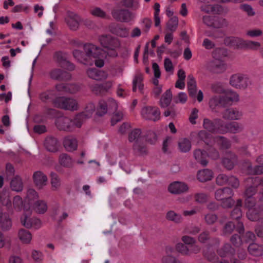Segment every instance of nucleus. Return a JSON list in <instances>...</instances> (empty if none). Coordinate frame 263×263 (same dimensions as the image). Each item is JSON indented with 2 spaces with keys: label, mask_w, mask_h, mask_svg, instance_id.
Segmentation results:
<instances>
[{
  "label": "nucleus",
  "mask_w": 263,
  "mask_h": 263,
  "mask_svg": "<svg viewBox=\"0 0 263 263\" xmlns=\"http://www.w3.org/2000/svg\"><path fill=\"white\" fill-rule=\"evenodd\" d=\"M99 41L108 56L113 58L118 57L117 49L121 45L118 39L110 35H102L99 36Z\"/></svg>",
  "instance_id": "1"
},
{
  "label": "nucleus",
  "mask_w": 263,
  "mask_h": 263,
  "mask_svg": "<svg viewBox=\"0 0 263 263\" xmlns=\"http://www.w3.org/2000/svg\"><path fill=\"white\" fill-rule=\"evenodd\" d=\"M52 104L54 107L65 110L74 111L79 109L78 101L71 97H57L52 100Z\"/></svg>",
  "instance_id": "2"
},
{
  "label": "nucleus",
  "mask_w": 263,
  "mask_h": 263,
  "mask_svg": "<svg viewBox=\"0 0 263 263\" xmlns=\"http://www.w3.org/2000/svg\"><path fill=\"white\" fill-rule=\"evenodd\" d=\"M223 121L218 118H216L212 120L208 118L203 119V128L209 133L212 134H223V132H224L223 130Z\"/></svg>",
  "instance_id": "3"
},
{
  "label": "nucleus",
  "mask_w": 263,
  "mask_h": 263,
  "mask_svg": "<svg viewBox=\"0 0 263 263\" xmlns=\"http://www.w3.org/2000/svg\"><path fill=\"white\" fill-rule=\"evenodd\" d=\"M176 251L183 256H190L193 254H198L201 251V248L196 243L186 246L182 243H178L176 246Z\"/></svg>",
  "instance_id": "4"
},
{
  "label": "nucleus",
  "mask_w": 263,
  "mask_h": 263,
  "mask_svg": "<svg viewBox=\"0 0 263 263\" xmlns=\"http://www.w3.org/2000/svg\"><path fill=\"white\" fill-rule=\"evenodd\" d=\"M246 188L244 193L245 197H253L257 192V187L259 185V178L250 177L245 180Z\"/></svg>",
  "instance_id": "5"
},
{
  "label": "nucleus",
  "mask_w": 263,
  "mask_h": 263,
  "mask_svg": "<svg viewBox=\"0 0 263 263\" xmlns=\"http://www.w3.org/2000/svg\"><path fill=\"white\" fill-rule=\"evenodd\" d=\"M141 114L143 118L146 120L156 121L160 118V111L157 107L145 106L141 111Z\"/></svg>",
  "instance_id": "6"
},
{
  "label": "nucleus",
  "mask_w": 263,
  "mask_h": 263,
  "mask_svg": "<svg viewBox=\"0 0 263 263\" xmlns=\"http://www.w3.org/2000/svg\"><path fill=\"white\" fill-rule=\"evenodd\" d=\"M111 14L114 18L121 22H129L134 17L132 13L126 9H114Z\"/></svg>",
  "instance_id": "7"
},
{
  "label": "nucleus",
  "mask_w": 263,
  "mask_h": 263,
  "mask_svg": "<svg viewBox=\"0 0 263 263\" xmlns=\"http://www.w3.org/2000/svg\"><path fill=\"white\" fill-rule=\"evenodd\" d=\"M230 84L238 89H245L248 85V79L240 73L233 74L230 79Z\"/></svg>",
  "instance_id": "8"
},
{
  "label": "nucleus",
  "mask_w": 263,
  "mask_h": 263,
  "mask_svg": "<svg viewBox=\"0 0 263 263\" xmlns=\"http://www.w3.org/2000/svg\"><path fill=\"white\" fill-rule=\"evenodd\" d=\"M57 127L60 130L71 132L73 130L72 120L66 117L57 118L55 122Z\"/></svg>",
  "instance_id": "9"
},
{
  "label": "nucleus",
  "mask_w": 263,
  "mask_h": 263,
  "mask_svg": "<svg viewBox=\"0 0 263 263\" xmlns=\"http://www.w3.org/2000/svg\"><path fill=\"white\" fill-rule=\"evenodd\" d=\"M222 118L228 120H238L242 117V112L236 108L226 109L222 114Z\"/></svg>",
  "instance_id": "10"
},
{
  "label": "nucleus",
  "mask_w": 263,
  "mask_h": 263,
  "mask_svg": "<svg viewBox=\"0 0 263 263\" xmlns=\"http://www.w3.org/2000/svg\"><path fill=\"white\" fill-rule=\"evenodd\" d=\"M66 22L70 29L76 30L79 26L81 21L80 17L73 12H68L67 16L65 18Z\"/></svg>",
  "instance_id": "11"
},
{
  "label": "nucleus",
  "mask_w": 263,
  "mask_h": 263,
  "mask_svg": "<svg viewBox=\"0 0 263 263\" xmlns=\"http://www.w3.org/2000/svg\"><path fill=\"white\" fill-rule=\"evenodd\" d=\"M32 178L35 185L39 189H42L47 184L48 180L47 177L41 171H38L35 172L33 174Z\"/></svg>",
  "instance_id": "12"
},
{
  "label": "nucleus",
  "mask_w": 263,
  "mask_h": 263,
  "mask_svg": "<svg viewBox=\"0 0 263 263\" xmlns=\"http://www.w3.org/2000/svg\"><path fill=\"white\" fill-rule=\"evenodd\" d=\"M50 77L52 79L58 81H69L71 78L70 73L60 69H54L50 71Z\"/></svg>",
  "instance_id": "13"
},
{
  "label": "nucleus",
  "mask_w": 263,
  "mask_h": 263,
  "mask_svg": "<svg viewBox=\"0 0 263 263\" xmlns=\"http://www.w3.org/2000/svg\"><path fill=\"white\" fill-rule=\"evenodd\" d=\"M168 190L172 194H180L187 192L189 187L187 184L183 182L175 181L169 185Z\"/></svg>",
  "instance_id": "14"
},
{
  "label": "nucleus",
  "mask_w": 263,
  "mask_h": 263,
  "mask_svg": "<svg viewBox=\"0 0 263 263\" xmlns=\"http://www.w3.org/2000/svg\"><path fill=\"white\" fill-rule=\"evenodd\" d=\"M86 73L89 78L97 81H101L107 77L106 72L97 68H89L87 70Z\"/></svg>",
  "instance_id": "15"
},
{
  "label": "nucleus",
  "mask_w": 263,
  "mask_h": 263,
  "mask_svg": "<svg viewBox=\"0 0 263 263\" xmlns=\"http://www.w3.org/2000/svg\"><path fill=\"white\" fill-rule=\"evenodd\" d=\"M108 29L112 34L120 37H126L128 36V30L116 23L110 24L108 26Z\"/></svg>",
  "instance_id": "16"
},
{
  "label": "nucleus",
  "mask_w": 263,
  "mask_h": 263,
  "mask_svg": "<svg viewBox=\"0 0 263 263\" xmlns=\"http://www.w3.org/2000/svg\"><path fill=\"white\" fill-rule=\"evenodd\" d=\"M84 49L87 58L92 60L93 59L99 58L100 57V49L93 44H85L84 46Z\"/></svg>",
  "instance_id": "17"
},
{
  "label": "nucleus",
  "mask_w": 263,
  "mask_h": 263,
  "mask_svg": "<svg viewBox=\"0 0 263 263\" xmlns=\"http://www.w3.org/2000/svg\"><path fill=\"white\" fill-rule=\"evenodd\" d=\"M223 129L224 132H223V134L227 133L237 134L242 132L243 126L241 124L238 122H232L226 124H224Z\"/></svg>",
  "instance_id": "18"
},
{
  "label": "nucleus",
  "mask_w": 263,
  "mask_h": 263,
  "mask_svg": "<svg viewBox=\"0 0 263 263\" xmlns=\"http://www.w3.org/2000/svg\"><path fill=\"white\" fill-rule=\"evenodd\" d=\"M233 190L228 187L218 189L215 192V198L217 201H221L222 199H226L228 197H233L234 196Z\"/></svg>",
  "instance_id": "19"
},
{
  "label": "nucleus",
  "mask_w": 263,
  "mask_h": 263,
  "mask_svg": "<svg viewBox=\"0 0 263 263\" xmlns=\"http://www.w3.org/2000/svg\"><path fill=\"white\" fill-rule=\"evenodd\" d=\"M263 214V206L258 205L249 209L247 212V216L251 221H257L259 219L261 215Z\"/></svg>",
  "instance_id": "20"
},
{
  "label": "nucleus",
  "mask_w": 263,
  "mask_h": 263,
  "mask_svg": "<svg viewBox=\"0 0 263 263\" xmlns=\"http://www.w3.org/2000/svg\"><path fill=\"white\" fill-rule=\"evenodd\" d=\"M243 42V39L234 36L227 37L224 40L226 45L234 49H242Z\"/></svg>",
  "instance_id": "21"
},
{
  "label": "nucleus",
  "mask_w": 263,
  "mask_h": 263,
  "mask_svg": "<svg viewBox=\"0 0 263 263\" xmlns=\"http://www.w3.org/2000/svg\"><path fill=\"white\" fill-rule=\"evenodd\" d=\"M203 22L208 26H213L216 28H221L227 26L228 24L226 20L222 18H219L213 23L212 18L210 16H204L203 17Z\"/></svg>",
  "instance_id": "22"
},
{
  "label": "nucleus",
  "mask_w": 263,
  "mask_h": 263,
  "mask_svg": "<svg viewBox=\"0 0 263 263\" xmlns=\"http://www.w3.org/2000/svg\"><path fill=\"white\" fill-rule=\"evenodd\" d=\"M44 146L48 151L55 152L58 149V140L52 136L47 137L45 140Z\"/></svg>",
  "instance_id": "23"
},
{
  "label": "nucleus",
  "mask_w": 263,
  "mask_h": 263,
  "mask_svg": "<svg viewBox=\"0 0 263 263\" xmlns=\"http://www.w3.org/2000/svg\"><path fill=\"white\" fill-rule=\"evenodd\" d=\"M63 145L67 151L72 152L77 148V140L72 136H67L64 139Z\"/></svg>",
  "instance_id": "24"
},
{
  "label": "nucleus",
  "mask_w": 263,
  "mask_h": 263,
  "mask_svg": "<svg viewBox=\"0 0 263 263\" xmlns=\"http://www.w3.org/2000/svg\"><path fill=\"white\" fill-rule=\"evenodd\" d=\"M210 70L214 73H221L225 71L226 66L222 61L215 60L210 63Z\"/></svg>",
  "instance_id": "25"
},
{
  "label": "nucleus",
  "mask_w": 263,
  "mask_h": 263,
  "mask_svg": "<svg viewBox=\"0 0 263 263\" xmlns=\"http://www.w3.org/2000/svg\"><path fill=\"white\" fill-rule=\"evenodd\" d=\"M208 156V153L203 150L197 149L194 152V157L195 159L203 166H206L208 163V161L206 160Z\"/></svg>",
  "instance_id": "26"
},
{
  "label": "nucleus",
  "mask_w": 263,
  "mask_h": 263,
  "mask_svg": "<svg viewBox=\"0 0 263 263\" xmlns=\"http://www.w3.org/2000/svg\"><path fill=\"white\" fill-rule=\"evenodd\" d=\"M187 86L190 97L195 98L197 93L196 80L192 74H189L187 78Z\"/></svg>",
  "instance_id": "27"
},
{
  "label": "nucleus",
  "mask_w": 263,
  "mask_h": 263,
  "mask_svg": "<svg viewBox=\"0 0 263 263\" xmlns=\"http://www.w3.org/2000/svg\"><path fill=\"white\" fill-rule=\"evenodd\" d=\"M235 249L229 243H224L223 246L217 251L218 255L222 257H225L229 255L233 256L235 255Z\"/></svg>",
  "instance_id": "28"
},
{
  "label": "nucleus",
  "mask_w": 263,
  "mask_h": 263,
  "mask_svg": "<svg viewBox=\"0 0 263 263\" xmlns=\"http://www.w3.org/2000/svg\"><path fill=\"white\" fill-rule=\"evenodd\" d=\"M210 106L214 109L216 107H224L227 105L224 96H214L209 101Z\"/></svg>",
  "instance_id": "29"
},
{
  "label": "nucleus",
  "mask_w": 263,
  "mask_h": 263,
  "mask_svg": "<svg viewBox=\"0 0 263 263\" xmlns=\"http://www.w3.org/2000/svg\"><path fill=\"white\" fill-rule=\"evenodd\" d=\"M237 162V157L234 154L230 152L227 157L223 158L222 163L224 166L228 170H232Z\"/></svg>",
  "instance_id": "30"
},
{
  "label": "nucleus",
  "mask_w": 263,
  "mask_h": 263,
  "mask_svg": "<svg viewBox=\"0 0 263 263\" xmlns=\"http://www.w3.org/2000/svg\"><path fill=\"white\" fill-rule=\"evenodd\" d=\"M212 178L213 173L209 169H203L198 172L197 178L200 182H205L211 180Z\"/></svg>",
  "instance_id": "31"
},
{
  "label": "nucleus",
  "mask_w": 263,
  "mask_h": 263,
  "mask_svg": "<svg viewBox=\"0 0 263 263\" xmlns=\"http://www.w3.org/2000/svg\"><path fill=\"white\" fill-rule=\"evenodd\" d=\"M143 80V77L141 73H137L135 76L133 81V91L134 92L136 91L137 86H138L139 91L143 93L144 87V85L142 83Z\"/></svg>",
  "instance_id": "32"
},
{
  "label": "nucleus",
  "mask_w": 263,
  "mask_h": 263,
  "mask_svg": "<svg viewBox=\"0 0 263 263\" xmlns=\"http://www.w3.org/2000/svg\"><path fill=\"white\" fill-rule=\"evenodd\" d=\"M0 226L4 231H8L12 227L10 218L6 214H3L0 211Z\"/></svg>",
  "instance_id": "33"
},
{
  "label": "nucleus",
  "mask_w": 263,
  "mask_h": 263,
  "mask_svg": "<svg viewBox=\"0 0 263 263\" xmlns=\"http://www.w3.org/2000/svg\"><path fill=\"white\" fill-rule=\"evenodd\" d=\"M10 187L12 190L20 192L23 189V183L22 178L19 176H15L10 182Z\"/></svg>",
  "instance_id": "34"
},
{
  "label": "nucleus",
  "mask_w": 263,
  "mask_h": 263,
  "mask_svg": "<svg viewBox=\"0 0 263 263\" xmlns=\"http://www.w3.org/2000/svg\"><path fill=\"white\" fill-rule=\"evenodd\" d=\"M50 176L52 190L53 191L59 190L61 186V180L60 177L54 172H51Z\"/></svg>",
  "instance_id": "35"
},
{
  "label": "nucleus",
  "mask_w": 263,
  "mask_h": 263,
  "mask_svg": "<svg viewBox=\"0 0 263 263\" xmlns=\"http://www.w3.org/2000/svg\"><path fill=\"white\" fill-rule=\"evenodd\" d=\"M128 140L130 142H142L143 140V137L141 136V130L137 128L133 130L129 134Z\"/></svg>",
  "instance_id": "36"
},
{
  "label": "nucleus",
  "mask_w": 263,
  "mask_h": 263,
  "mask_svg": "<svg viewBox=\"0 0 263 263\" xmlns=\"http://www.w3.org/2000/svg\"><path fill=\"white\" fill-rule=\"evenodd\" d=\"M59 162L65 167H71L73 165V161L71 157L65 153H62L59 156Z\"/></svg>",
  "instance_id": "37"
},
{
  "label": "nucleus",
  "mask_w": 263,
  "mask_h": 263,
  "mask_svg": "<svg viewBox=\"0 0 263 263\" xmlns=\"http://www.w3.org/2000/svg\"><path fill=\"white\" fill-rule=\"evenodd\" d=\"M172 99V94L170 89H167L162 96L160 100V105L165 108L169 106Z\"/></svg>",
  "instance_id": "38"
},
{
  "label": "nucleus",
  "mask_w": 263,
  "mask_h": 263,
  "mask_svg": "<svg viewBox=\"0 0 263 263\" xmlns=\"http://www.w3.org/2000/svg\"><path fill=\"white\" fill-rule=\"evenodd\" d=\"M248 250L249 253L254 256H259L263 254V247L255 243H251Z\"/></svg>",
  "instance_id": "39"
},
{
  "label": "nucleus",
  "mask_w": 263,
  "mask_h": 263,
  "mask_svg": "<svg viewBox=\"0 0 263 263\" xmlns=\"http://www.w3.org/2000/svg\"><path fill=\"white\" fill-rule=\"evenodd\" d=\"M18 236L20 239L24 243L28 244L32 239V235L30 232L23 229L18 231Z\"/></svg>",
  "instance_id": "40"
},
{
  "label": "nucleus",
  "mask_w": 263,
  "mask_h": 263,
  "mask_svg": "<svg viewBox=\"0 0 263 263\" xmlns=\"http://www.w3.org/2000/svg\"><path fill=\"white\" fill-rule=\"evenodd\" d=\"M85 116V115L84 114V113L81 112L80 113L78 114L75 116L74 119L72 120L73 130L75 129L76 127H81L83 123L85 121V120L88 119Z\"/></svg>",
  "instance_id": "41"
},
{
  "label": "nucleus",
  "mask_w": 263,
  "mask_h": 263,
  "mask_svg": "<svg viewBox=\"0 0 263 263\" xmlns=\"http://www.w3.org/2000/svg\"><path fill=\"white\" fill-rule=\"evenodd\" d=\"M179 150L182 153H186L190 151L191 148V141L187 138H183L179 140L178 142Z\"/></svg>",
  "instance_id": "42"
},
{
  "label": "nucleus",
  "mask_w": 263,
  "mask_h": 263,
  "mask_svg": "<svg viewBox=\"0 0 263 263\" xmlns=\"http://www.w3.org/2000/svg\"><path fill=\"white\" fill-rule=\"evenodd\" d=\"M246 171L249 175H261L263 174V165L258 164L254 166L249 165L247 166Z\"/></svg>",
  "instance_id": "43"
},
{
  "label": "nucleus",
  "mask_w": 263,
  "mask_h": 263,
  "mask_svg": "<svg viewBox=\"0 0 263 263\" xmlns=\"http://www.w3.org/2000/svg\"><path fill=\"white\" fill-rule=\"evenodd\" d=\"M166 218L167 220L173 221L176 223H180L182 220V217L180 214L176 213L172 210L166 213Z\"/></svg>",
  "instance_id": "44"
},
{
  "label": "nucleus",
  "mask_w": 263,
  "mask_h": 263,
  "mask_svg": "<svg viewBox=\"0 0 263 263\" xmlns=\"http://www.w3.org/2000/svg\"><path fill=\"white\" fill-rule=\"evenodd\" d=\"M260 47V43L249 40H244L242 49L256 50Z\"/></svg>",
  "instance_id": "45"
},
{
  "label": "nucleus",
  "mask_w": 263,
  "mask_h": 263,
  "mask_svg": "<svg viewBox=\"0 0 263 263\" xmlns=\"http://www.w3.org/2000/svg\"><path fill=\"white\" fill-rule=\"evenodd\" d=\"M33 208L37 213L43 214L47 211V205L44 201L39 200L34 202Z\"/></svg>",
  "instance_id": "46"
},
{
  "label": "nucleus",
  "mask_w": 263,
  "mask_h": 263,
  "mask_svg": "<svg viewBox=\"0 0 263 263\" xmlns=\"http://www.w3.org/2000/svg\"><path fill=\"white\" fill-rule=\"evenodd\" d=\"M53 59L61 66L67 60V54L65 52H63L60 51H57L54 53Z\"/></svg>",
  "instance_id": "47"
},
{
  "label": "nucleus",
  "mask_w": 263,
  "mask_h": 263,
  "mask_svg": "<svg viewBox=\"0 0 263 263\" xmlns=\"http://www.w3.org/2000/svg\"><path fill=\"white\" fill-rule=\"evenodd\" d=\"M135 153L139 155H143L147 154L146 146L141 142L135 143L133 145Z\"/></svg>",
  "instance_id": "48"
},
{
  "label": "nucleus",
  "mask_w": 263,
  "mask_h": 263,
  "mask_svg": "<svg viewBox=\"0 0 263 263\" xmlns=\"http://www.w3.org/2000/svg\"><path fill=\"white\" fill-rule=\"evenodd\" d=\"M161 262L162 263H184L183 260L172 255L163 256Z\"/></svg>",
  "instance_id": "49"
},
{
  "label": "nucleus",
  "mask_w": 263,
  "mask_h": 263,
  "mask_svg": "<svg viewBox=\"0 0 263 263\" xmlns=\"http://www.w3.org/2000/svg\"><path fill=\"white\" fill-rule=\"evenodd\" d=\"M107 111V105L106 103L103 100L99 101L96 114L98 116H103L106 114Z\"/></svg>",
  "instance_id": "50"
},
{
  "label": "nucleus",
  "mask_w": 263,
  "mask_h": 263,
  "mask_svg": "<svg viewBox=\"0 0 263 263\" xmlns=\"http://www.w3.org/2000/svg\"><path fill=\"white\" fill-rule=\"evenodd\" d=\"M178 25V18L176 16L172 17L168 21L166 24L167 28L170 31L173 32L175 31Z\"/></svg>",
  "instance_id": "51"
},
{
  "label": "nucleus",
  "mask_w": 263,
  "mask_h": 263,
  "mask_svg": "<svg viewBox=\"0 0 263 263\" xmlns=\"http://www.w3.org/2000/svg\"><path fill=\"white\" fill-rule=\"evenodd\" d=\"M217 215L213 213H208L204 215L205 223L208 225H213L217 220Z\"/></svg>",
  "instance_id": "52"
},
{
  "label": "nucleus",
  "mask_w": 263,
  "mask_h": 263,
  "mask_svg": "<svg viewBox=\"0 0 263 263\" xmlns=\"http://www.w3.org/2000/svg\"><path fill=\"white\" fill-rule=\"evenodd\" d=\"M224 98L227 104V105L229 104L230 102L234 101H238L239 100L238 95L235 92L230 91L228 92Z\"/></svg>",
  "instance_id": "53"
},
{
  "label": "nucleus",
  "mask_w": 263,
  "mask_h": 263,
  "mask_svg": "<svg viewBox=\"0 0 263 263\" xmlns=\"http://www.w3.org/2000/svg\"><path fill=\"white\" fill-rule=\"evenodd\" d=\"M152 25V20L147 17H145L142 19L141 21V26L143 32L144 33H147L150 29Z\"/></svg>",
  "instance_id": "54"
},
{
  "label": "nucleus",
  "mask_w": 263,
  "mask_h": 263,
  "mask_svg": "<svg viewBox=\"0 0 263 263\" xmlns=\"http://www.w3.org/2000/svg\"><path fill=\"white\" fill-rule=\"evenodd\" d=\"M198 137L200 140L208 144L210 141L212 136L207 130H201L198 132Z\"/></svg>",
  "instance_id": "55"
},
{
  "label": "nucleus",
  "mask_w": 263,
  "mask_h": 263,
  "mask_svg": "<svg viewBox=\"0 0 263 263\" xmlns=\"http://www.w3.org/2000/svg\"><path fill=\"white\" fill-rule=\"evenodd\" d=\"M235 228V224L231 221H229L225 224L222 230V233L224 235H230Z\"/></svg>",
  "instance_id": "56"
},
{
  "label": "nucleus",
  "mask_w": 263,
  "mask_h": 263,
  "mask_svg": "<svg viewBox=\"0 0 263 263\" xmlns=\"http://www.w3.org/2000/svg\"><path fill=\"white\" fill-rule=\"evenodd\" d=\"M233 197H228L226 199L221 200V205L224 209L231 208L235 204V200L232 198Z\"/></svg>",
  "instance_id": "57"
},
{
  "label": "nucleus",
  "mask_w": 263,
  "mask_h": 263,
  "mask_svg": "<svg viewBox=\"0 0 263 263\" xmlns=\"http://www.w3.org/2000/svg\"><path fill=\"white\" fill-rule=\"evenodd\" d=\"M95 110V106L92 103H88L85 107V110L82 112H84L85 117L88 119L90 118Z\"/></svg>",
  "instance_id": "58"
},
{
  "label": "nucleus",
  "mask_w": 263,
  "mask_h": 263,
  "mask_svg": "<svg viewBox=\"0 0 263 263\" xmlns=\"http://www.w3.org/2000/svg\"><path fill=\"white\" fill-rule=\"evenodd\" d=\"M194 198L196 202L199 203H203L208 201V196L205 193H199L195 194Z\"/></svg>",
  "instance_id": "59"
},
{
  "label": "nucleus",
  "mask_w": 263,
  "mask_h": 263,
  "mask_svg": "<svg viewBox=\"0 0 263 263\" xmlns=\"http://www.w3.org/2000/svg\"><path fill=\"white\" fill-rule=\"evenodd\" d=\"M230 241L236 248L240 247L242 244L241 237L237 234L233 235L230 238Z\"/></svg>",
  "instance_id": "60"
},
{
  "label": "nucleus",
  "mask_w": 263,
  "mask_h": 263,
  "mask_svg": "<svg viewBox=\"0 0 263 263\" xmlns=\"http://www.w3.org/2000/svg\"><path fill=\"white\" fill-rule=\"evenodd\" d=\"M210 238V232L208 230H205L199 235L198 240L200 242L205 243Z\"/></svg>",
  "instance_id": "61"
},
{
  "label": "nucleus",
  "mask_w": 263,
  "mask_h": 263,
  "mask_svg": "<svg viewBox=\"0 0 263 263\" xmlns=\"http://www.w3.org/2000/svg\"><path fill=\"white\" fill-rule=\"evenodd\" d=\"M80 86L76 84L67 83V93L70 94H74L80 91Z\"/></svg>",
  "instance_id": "62"
},
{
  "label": "nucleus",
  "mask_w": 263,
  "mask_h": 263,
  "mask_svg": "<svg viewBox=\"0 0 263 263\" xmlns=\"http://www.w3.org/2000/svg\"><path fill=\"white\" fill-rule=\"evenodd\" d=\"M157 140V136L156 133L153 131L147 132L146 135V140L149 143L153 144L156 143Z\"/></svg>",
  "instance_id": "63"
},
{
  "label": "nucleus",
  "mask_w": 263,
  "mask_h": 263,
  "mask_svg": "<svg viewBox=\"0 0 263 263\" xmlns=\"http://www.w3.org/2000/svg\"><path fill=\"white\" fill-rule=\"evenodd\" d=\"M216 183L219 185L226 184L229 181V177L224 174H219L216 179Z\"/></svg>",
  "instance_id": "64"
}]
</instances>
